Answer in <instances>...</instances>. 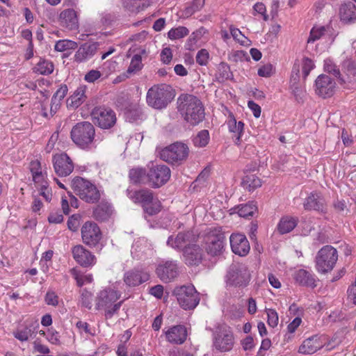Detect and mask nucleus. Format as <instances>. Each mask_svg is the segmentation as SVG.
Segmentation results:
<instances>
[{"instance_id": "obj_1", "label": "nucleus", "mask_w": 356, "mask_h": 356, "mask_svg": "<svg viewBox=\"0 0 356 356\" xmlns=\"http://www.w3.org/2000/svg\"><path fill=\"white\" fill-rule=\"evenodd\" d=\"M178 111L184 120L196 125L204 118V108L202 102L195 96L188 94L180 95L177 100Z\"/></svg>"}, {"instance_id": "obj_2", "label": "nucleus", "mask_w": 356, "mask_h": 356, "mask_svg": "<svg viewBox=\"0 0 356 356\" xmlns=\"http://www.w3.org/2000/svg\"><path fill=\"white\" fill-rule=\"evenodd\" d=\"M120 294L118 291L111 289H105L101 291L95 300L96 309H104L106 318H111L120 309L123 301L117 302Z\"/></svg>"}, {"instance_id": "obj_3", "label": "nucleus", "mask_w": 356, "mask_h": 356, "mask_svg": "<svg viewBox=\"0 0 356 356\" xmlns=\"http://www.w3.org/2000/svg\"><path fill=\"white\" fill-rule=\"evenodd\" d=\"M70 136L76 146L83 149H89L95 138V129L89 122H78L72 127Z\"/></svg>"}, {"instance_id": "obj_4", "label": "nucleus", "mask_w": 356, "mask_h": 356, "mask_svg": "<svg viewBox=\"0 0 356 356\" xmlns=\"http://www.w3.org/2000/svg\"><path fill=\"white\" fill-rule=\"evenodd\" d=\"M129 198L142 205L145 213L149 216L157 214L161 208L160 201L154 197V193L148 188L129 192Z\"/></svg>"}, {"instance_id": "obj_5", "label": "nucleus", "mask_w": 356, "mask_h": 356, "mask_svg": "<svg viewBox=\"0 0 356 356\" xmlns=\"http://www.w3.org/2000/svg\"><path fill=\"white\" fill-rule=\"evenodd\" d=\"M72 187L74 193L89 204L97 203L101 197L99 191L90 181L80 177L74 178Z\"/></svg>"}, {"instance_id": "obj_6", "label": "nucleus", "mask_w": 356, "mask_h": 356, "mask_svg": "<svg viewBox=\"0 0 356 356\" xmlns=\"http://www.w3.org/2000/svg\"><path fill=\"white\" fill-rule=\"evenodd\" d=\"M175 95L170 86H154L147 93V102L149 106L162 109L173 99Z\"/></svg>"}, {"instance_id": "obj_7", "label": "nucleus", "mask_w": 356, "mask_h": 356, "mask_svg": "<svg viewBox=\"0 0 356 356\" xmlns=\"http://www.w3.org/2000/svg\"><path fill=\"white\" fill-rule=\"evenodd\" d=\"M172 295L176 297L180 307L185 310L195 309L200 300L199 293L193 285L176 286Z\"/></svg>"}, {"instance_id": "obj_8", "label": "nucleus", "mask_w": 356, "mask_h": 356, "mask_svg": "<svg viewBox=\"0 0 356 356\" xmlns=\"http://www.w3.org/2000/svg\"><path fill=\"white\" fill-rule=\"evenodd\" d=\"M189 154L188 146L181 142H176L160 152V158L169 163L179 165L186 160Z\"/></svg>"}, {"instance_id": "obj_9", "label": "nucleus", "mask_w": 356, "mask_h": 356, "mask_svg": "<svg viewBox=\"0 0 356 356\" xmlns=\"http://www.w3.org/2000/svg\"><path fill=\"white\" fill-rule=\"evenodd\" d=\"M338 259L337 251L331 245L323 247L316 257V267L318 272L331 271Z\"/></svg>"}, {"instance_id": "obj_10", "label": "nucleus", "mask_w": 356, "mask_h": 356, "mask_svg": "<svg viewBox=\"0 0 356 356\" xmlns=\"http://www.w3.org/2000/svg\"><path fill=\"white\" fill-rule=\"evenodd\" d=\"M170 168L163 164H152L147 170L148 185L157 188L165 184L170 178Z\"/></svg>"}, {"instance_id": "obj_11", "label": "nucleus", "mask_w": 356, "mask_h": 356, "mask_svg": "<svg viewBox=\"0 0 356 356\" xmlns=\"http://www.w3.org/2000/svg\"><path fill=\"white\" fill-rule=\"evenodd\" d=\"M250 273L242 264H232L227 271V282L234 286H245L250 281Z\"/></svg>"}, {"instance_id": "obj_12", "label": "nucleus", "mask_w": 356, "mask_h": 356, "mask_svg": "<svg viewBox=\"0 0 356 356\" xmlns=\"http://www.w3.org/2000/svg\"><path fill=\"white\" fill-rule=\"evenodd\" d=\"M91 116L93 122L104 129L113 127L117 120L115 113L111 108L102 106L93 108Z\"/></svg>"}, {"instance_id": "obj_13", "label": "nucleus", "mask_w": 356, "mask_h": 356, "mask_svg": "<svg viewBox=\"0 0 356 356\" xmlns=\"http://www.w3.org/2000/svg\"><path fill=\"white\" fill-rule=\"evenodd\" d=\"M234 336L232 332L223 327H218L213 334V346L220 352H227L232 349Z\"/></svg>"}, {"instance_id": "obj_14", "label": "nucleus", "mask_w": 356, "mask_h": 356, "mask_svg": "<svg viewBox=\"0 0 356 356\" xmlns=\"http://www.w3.org/2000/svg\"><path fill=\"white\" fill-rule=\"evenodd\" d=\"M197 238L198 236L192 230L180 232L176 236H170L167 241V245L175 250H182L188 245L195 243Z\"/></svg>"}, {"instance_id": "obj_15", "label": "nucleus", "mask_w": 356, "mask_h": 356, "mask_svg": "<svg viewBox=\"0 0 356 356\" xmlns=\"http://www.w3.org/2000/svg\"><path fill=\"white\" fill-rule=\"evenodd\" d=\"M156 273L162 282H171L179 275L178 264L176 261H163L156 267Z\"/></svg>"}, {"instance_id": "obj_16", "label": "nucleus", "mask_w": 356, "mask_h": 356, "mask_svg": "<svg viewBox=\"0 0 356 356\" xmlns=\"http://www.w3.org/2000/svg\"><path fill=\"white\" fill-rule=\"evenodd\" d=\"M225 236L224 233L216 229L211 231L206 238V250L208 254L216 256L221 253Z\"/></svg>"}, {"instance_id": "obj_17", "label": "nucleus", "mask_w": 356, "mask_h": 356, "mask_svg": "<svg viewBox=\"0 0 356 356\" xmlns=\"http://www.w3.org/2000/svg\"><path fill=\"white\" fill-rule=\"evenodd\" d=\"M52 162L55 172L60 177H67L74 170V163L66 153L54 155Z\"/></svg>"}, {"instance_id": "obj_18", "label": "nucleus", "mask_w": 356, "mask_h": 356, "mask_svg": "<svg viewBox=\"0 0 356 356\" xmlns=\"http://www.w3.org/2000/svg\"><path fill=\"white\" fill-rule=\"evenodd\" d=\"M81 236L84 243L95 246L102 238V232L96 223L88 221L81 228Z\"/></svg>"}, {"instance_id": "obj_19", "label": "nucleus", "mask_w": 356, "mask_h": 356, "mask_svg": "<svg viewBox=\"0 0 356 356\" xmlns=\"http://www.w3.org/2000/svg\"><path fill=\"white\" fill-rule=\"evenodd\" d=\"M316 93L323 97H331L334 92L335 82L327 75L321 74L316 80Z\"/></svg>"}, {"instance_id": "obj_20", "label": "nucleus", "mask_w": 356, "mask_h": 356, "mask_svg": "<svg viewBox=\"0 0 356 356\" xmlns=\"http://www.w3.org/2000/svg\"><path fill=\"white\" fill-rule=\"evenodd\" d=\"M72 253L74 260L83 267H90L96 263L95 256L81 245H75Z\"/></svg>"}, {"instance_id": "obj_21", "label": "nucleus", "mask_w": 356, "mask_h": 356, "mask_svg": "<svg viewBox=\"0 0 356 356\" xmlns=\"http://www.w3.org/2000/svg\"><path fill=\"white\" fill-rule=\"evenodd\" d=\"M183 258L188 266H197L202 260L203 250L197 244L188 245L182 249Z\"/></svg>"}, {"instance_id": "obj_22", "label": "nucleus", "mask_w": 356, "mask_h": 356, "mask_svg": "<svg viewBox=\"0 0 356 356\" xmlns=\"http://www.w3.org/2000/svg\"><path fill=\"white\" fill-rule=\"evenodd\" d=\"M232 252L239 256H245L250 251V244L244 234H232L230 237Z\"/></svg>"}, {"instance_id": "obj_23", "label": "nucleus", "mask_w": 356, "mask_h": 356, "mask_svg": "<svg viewBox=\"0 0 356 356\" xmlns=\"http://www.w3.org/2000/svg\"><path fill=\"white\" fill-rule=\"evenodd\" d=\"M149 279V275L147 272L134 268L124 273V282L129 286H138Z\"/></svg>"}, {"instance_id": "obj_24", "label": "nucleus", "mask_w": 356, "mask_h": 356, "mask_svg": "<svg viewBox=\"0 0 356 356\" xmlns=\"http://www.w3.org/2000/svg\"><path fill=\"white\" fill-rule=\"evenodd\" d=\"M165 334L167 341L175 344H182L187 337L186 328L181 325L172 326Z\"/></svg>"}, {"instance_id": "obj_25", "label": "nucleus", "mask_w": 356, "mask_h": 356, "mask_svg": "<svg viewBox=\"0 0 356 356\" xmlns=\"http://www.w3.org/2000/svg\"><path fill=\"white\" fill-rule=\"evenodd\" d=\"M38 327L39 323L37 320H27L25 322L24 327L13 332V335L20 341H26L37 332L36 330Z\"/></svg>"}, {"instance_id": "obj_26", "label": "nucleus", "mask_w": 356, "mask_h": 356, "mask_svg": "<svg viewBox=\"0 0 356 356\" xmlns=\"http://www.w3.org/2000/svg\"><path fill=\"white\" fill-rule=\"evenodd\" d=\"M59 22L62 26L68 30H76L79 27L76 12L74 9H65L59 15Z\"/></svg>"}, {"instance_id": "obj_27", "label": "nucleus", "mask_w": 356, "mask_h": 356, "mask_svg": "<svg viewBox=\"0 0 356 356\" xmlns=\"http://www.w3.org/2000/svg\"><path fill=\"white\" fill-rule=\"evenodd\" d=\"M99 46V42L85 43L82 44L74 55L75 60L81 63L92 57L97 51Z\"/></svg>"}, {"instance_id": "obj_28", "label": "nucleus", "mask_w": 356, "mask_h": 356, "mask_svg": "<svg viewBox=\"0 0 356 356\" xmlns=\"http://www.w3.org/2000/svg\"><path fill=\"white\" fill-rule=\"evenodd\" d=\"M324 207L325 200L323 197L317 193H311L304 202V208L306 210L323 211Z\"/></svg>"}, {"instance_id": "obj_29", "label": "nucleus", "mask_w": 356, "mask_h": 356, "mask_svg": "<svg viewBox=\"0 0 356 356\" xmlns=\"http://www.w3.org/2000/svg\"><path fill=\"white\" fill-rule=\"evenodd\" d=\"M294 278L300 285L312 288L316 286L314 276L305 269H300L296 271Z\"/></svg>"}, {"instance_id": "obj_30", "label": "nucleus", "mask_w": 356, "mask_h": 356, "mask_svg": "<svg viewBox=\"0 0 356 356\" xmlns=\"http://www.w3.org/2000/svg\"><path fill=\"white\" fill-rule=\"evenodd\" d=\"M298 218L291 216L281 218L277 229L280 234H284L291 232L298 225Z\"/></svg>"}, {"instance_id": "obj_31", "label": "nucleus", "mask_w": 356, "mask_h": 356, "mask_svg": "<svg viewBox=\"0 0 356 356\" xmlns=\"http://www.w3.org/2000/svg\"><path fill=\"white\" fill-rule=\"evenodd\" d=\"M113 213L111 206L107 202H102L93 211V217L100 222L108 220Z\"/></svg>"}, {"instance_id": "obj_32", "label": "nucleus", "mask_w": 356, "mask_h": 356, "mask_svg": "<svg viewBox=\"0 0 356 356\" xmlns=\"http://www.w3.org/2000/svg\"><path fill=\"white\" fill-rule=\"evenodd\" d=\"M321 348L317 336L305 339L299 347L298 352L302 354H313Z\"/></svg>"}, {"instance_id": "obj_33", "label": "nucleus", "mask_w": 356, "mask_h": 356, "mask_svg": "<svg viewBox=\"0 0 356 356\" xmlns=\"http://www.w3.org/2000/svg\"><path fill=\"white\" fill-rule=\"evenodd\" d=\"M341 19L347 22L356 20V6L353 2L341 5L340 8Z\"/></svg>"}, {"instance_id": "obj_34", "label": "nucleus", "mask_w": 356, "mask_h": 356, "mask_svg": "<svg viewBox=\"0 0 356 356\" xmlns=\"http://www.w3.org/2000/svg\"><path fill=\"white\" fill-rule=\"evenodd\" d=\"M229 131L234 134L235 143L239 145L241 143V137L243 132L244 124L241 121L236 122L235 118L232 115L229 117L227 121Z\"/></svg>"}, {"instance_id": "obj_35", "label": "nucleus", "mask_w": 356, "mask_h": 356, "mask_svg": "<svg viewBox=\"0 0 356 356\" xmlns=\"http://www.w3.org/2000/svg\"><path fill=\"white\" fill-rule=\"evenodd\" d=\"M232 79L233 74L230 70L229 65L225 62H221L217 67L215 80L219 83H224Z\"/></svg>"}, {"instance_id": "obj_36", "label": "nucleus", "mask_w": 356, "mask_h": 356, "mask_svg": "<svg viewBox=\"0 0 356 356\" xmlns=\"http://www.w3.org/2000/svg\"><path fill=\"white\" fill-rule=\"evenodd\" d=\"M129 177L134 184H148L147 171L142 168L131 169Z\"/></svg>"}, {"instance_id": "obj_37", "label": "nucleus", "mask_w": 356, "mask_h": 356, "mask_svg": "<svg viewBox=\"0 0 356 356\" xmlns=\"http://www.w3.org/2000/svg\"><path fill=\"white\" fill-rule=\"evenodd\" d=\"M86 86H79L69 99L70 106L77 108L83 103L86 99Z\"/></svg>"}, {"instance_id": "obj_38", "label": "nucleus", "mask_w": 356, "mask_h": 356, "mask_svg": "<svg viewBox=\"0 0 356 356\" xmlns=\"http://www.w3.org/2000/svg\"><path fill=\"white\" fill-rule=\"evenodd\" d=\"M241 185L245 189L252 191L260 187L261 186V181L255 175L250 174L243 177Z\"/></svg>"}, {"instance_id": "obj_39", "label": "nucleus", "mask_w": 356, "mask_h": 356, "mask_svg": "<svg viewBox=\"0 0 356 356\" xmlns=\"http://www.w3.org/2000/svg\"><path fill=\"white\" fill-rule=\"evenodd\" d=\"M35 69V72L40 74L48 75L53 72L54 65L49 60L40 59V60L37 63Z\"/></svg>"}, {"instance_id": "obj_40", "label": "nucleus", "mask_w": 356, "mask_h": 356, "mask_svg": "<svg viewBox=\"0 0 356 356\" xmlns=\"http://www.w3.org/2000/svg\"><path fill=\"white\" fill-rule=\"evenodd\" d=\"M209 141V134L208 130L204 129L198 132L193 138V142L195 147H204Z\"/></svg>"}, {"instance_id": "obj_41", "label": "nucleus", "mask_w": 356, "mask_h": 356, "mask_svg": "<svg viewBox=\"0 0 356 356\" xmlns=\"http://www.w3.org/2000/svg\"><path fill=\"white\" fill-rule=\"evenodd\" d=\"M257 210V207L255 203L250 202L244 205H241L238 209V213L241 217L248 218L252 216Z\"/></svg>"}, {"instance_id": "obj_42", "label": "nucleus", "mask_w": 356, "mask_h": 356, "mask_svg": "<svg viewBox=\"0 0 356 356\" xmlns=\"http://www.w3.org/2000/svg\"><path fill=\"white\" fill-rule=\"evenodd\" d=\"M327 29L325 26H314L311 31L309 37L307 39V43H313L319 40L325 34Z\"/></svg>"}, {"instance_id": "obj_43", "label": "nucleus", "mask_w": 356, "mask_h": 356, "mask_svg": "<svg viewBox=\"0 0 356 356\" xmlns=\"http://www.w3.org/2000/svg\"><path fill=\"white\" fill-rule=\"evenodd\" d=\"M77 43L70 40H62L58 41L54 47L57 51H64L68 49H75L77 47Z\"/></svg>"}, {"instance_id": "obj_44", "label": "nucleus", "mask_w": 356, "mask_h": 356, "mask_svg": "<svg viewBox=\"0 0 356 356\" xmlns=\"http://www.w3.org/2000/svg\"><path fill=\"white\" fill-rule=\"evenodd\" d=\"M204 0H193L184 10V15L186 17L191 16L195 13L200 10L204 5Z\"/></svg>"}, {"instance_id": "obj_45", "label": "nucleus", "mask_w": 356, "mask_h": 356, "mask_svg": "<svg viewBox=\"0 0 356 356\" xmlns=\"http://www.w3.org/2000/svg\"><path fill=\"white\" fill-rule=\"evenodd\" d=\"M189 31L185 26H179L169 31L168 35L171 40H177L184 38L188 34Z\"/></svg>"}, {"instance_id": "obj_46", "label": "nucleus", "mask_w": 356, "mask_h": 356, "mask_svg": "<svg viewBox=\"0 0 356 356\" xmlns=\"http://www.w3.org/2000/svg\"><path fill=\"white\" fill-rule=\"evenodd\" d=\"M324 69L327 72L332 74L337 77L339 79L340 83L346 82L345 80L341 77L339 69L331 60H327L325 61Z\"/></svg>"}, {"instance_id": "obj_47", "label": "nucleus", "mask_w": 356, "mask_h": 356, "mask_svg": "<svg viewBox=\"0 0 356 356\" xmlns=\"http://www.w3.org/2000/svg\"><path fill=\"white\" fill-rule=\"evenodd\" d=\"M142 65L141 56L136 54L133 56L127 72L129 74L138 72L142 68Z\"/></svg>"}, {"instance_id": "obj_48", "label": "nucleus", "mask_w": 356, "mask_h": 356, "mask_svg": "<svg viewBox=\"0 0 356 356\" xmlns=\"http://www.w3.org/2000/svg\"><path fill=\"white\" fill-rule=\"evenodd\" d=\"M92 294L86 289L81 291L80 302L83 307L89 309L92 308Z\"/></svg>"}, {"instance_id": "obj_49", "label": "nucleus", "mask_w": 356, "mask_h": 356, "mask_svg": "<svg viewBox=\"0 0 356 356\" xmlns=\"http://www.w3.org/2000/svg\"><path fill=\"white\" fill-rule=\"evenodd\" d=\"M67 87L66 85H61L60 87L57 90V91L54 95L51 102L54 104H56V106L58 105L60 101H61L67 94Z\"/></svg>"}, {"instance_id": "obj_50", "label": "nucleus", "mask_w": 356, "mask_h": 356, "mask_svg": "<svg viewBox=\"0 0 356 356\" xmlns=\"http://www.w3.org/2000/svg\"><path fill=\"white\" fill-rule=\"evenodd\" d=\"M126 118L129 122H134L142 118L143 113L138 107H135L127 111Z\"/></svg>"}, {"instance_id": "obj_51", "label": "nucleus", "mask_w": 356, "mask_h": 356, "mask_svg": "<svg viewBox=\"0 0 356 356\" xmlns=\"http://www.w3.org/2000/svg\"><path fill=\"white\" fill-rule=\"evenodd\" d=\"M195 58L196 62L200 65H206L209 58V51L205 49H200V51H198Z\"/></svg>"}, {"instance_id": "obj_52", "label": "nucleus", "mask_w": 356, "mask_h": 356, "mask_svg": "<svg viewBox=\"0 0 356 356\" xmlns=\"http://www.w3.org/2000/svg\"><path fill=\"white\" fill-rule=\"evenodd\" d=\"M267 316H268V323L272 327H275L278 324V315L275 310L272 309H268L267 310Z\"/></svg>"}, {"instance_id": "obj_53", "label": "nucleus", "mask_w": 356, "mask_h": 356, "mask_svg": "<svg viewBox=\"0 0 356 356\" xmlns=\"http://www.w3.org/2000/svg\"><path fill=\"white\" fill-rule=\"evenodd\" d=\"M229 30L234 40H237L241 44H245V40H246L247 38L238 29L230 26Z\"/></svg>"}, {"instance_id": "obj_54", "label": "nucleus", "mask_w": 356, "mask_h": 356, "mask_svg": "<svg viewBox=\"0 0 356 356\" xmlns=\"http://www.w3.org/2000/svg\"><path fill=\"white\" fill-rule=\"evenodd\" d=\"M314 67V63L312 60L308 58H305L302 60V71L304 79H306V77L309 75L310 71Z\"/></svg>"}, {"instance_id": "obj_55", "label": "nucleus", "mask_w": 356, "mask_h": 356, "mask_svg": "<svg viewBox=\"0 0 356 356\" xmlns=\"http://www.w3.org/2000/svg\"><path fill=\"white\" fill-rule=\"evenodd\" d=\"M71 273L73 275V276L74 277V278L76 279L79 286H81L82 285H83L85 282H87L88 283L92 282L91 275L84 276V277L79 276V275L76 272V270L75 268H72L71 270Z\"/></svg>"}, {"instance_id": "obj_56", "label": "nucleus", "mask_w": 356, "mask_h": 356, "mask_svg": "<svg viewBox=\"0 0 356 356\" xmlns=\"http://www.w3.org/2000/svg\"><path fill=\"white\" fill-rule=\"evenodd\" d=\"M348 300L356 305V280L347 290Z\"/></svg>"}, {"instance_id": "obj_57", "label": "nucleus", "mask_w": 356, "mask_h": 356, "mask_svg": "<svg viewBox=\"0 0 356 356\" xmlns=\"http://www.w3.org/2000/svg\"><path fill=\"white\" fill-rule=\"evenodd\" d=\"M44 300L49 305L56 306L58 304V296L54 291H48L46 293Z\"/></svg>"}, {"instance_id": "obj_58", "label": "nucleus", "mask_w": 356, "mask_h": 356, "mask_svg": "<svg viewBox=\"0 0 356 356\" xmlns=\"http://www.w3.org/2000/svg\"><path fill=\"white\" fill-rule=\"evenodd\" d=\"M102 76V73L97 70H92L85 75V80L89 83H93Z\"/></svg>"}, {"instance_id": "obj_59", "label": "nucleus", "mask_w": 356, "mask_h": 356, "mask_svg": "<svg viewBox=\"0 0 356 356\" xmlns=\"http://www.w3.org/2000/svg\"><path fill=\"white\" fill-rule=\"evenodd\" d=\"M172 58V54L170 47L164 48L161 53V60L165 64L170 63Z\"/></svg>"}, {"instance_id": "obj_60", "label": "nucleus", "mask_w": 356, "mask_h": 356, "mask_svg": "<svg viewBox=\"0 0 356 356\" xmlns=\"http://www.w3.org/2000/svg\"><path fill=\"white\" fill-rule=\"evenodd\" d=\"M273 65L271 64H266L258 70V75L262 77H268L272 74Z\"/></svg>"}, {"instance_id": "obj_61", "label": "nucleus", "mask_w": 356, "mask_h": 356, "mask_svg": "<svg viewBox=\"0 0 356 356\" xmlns=\"http://www.w3.org/2000/svg\"><path fill=\"white\" fill-rule=\"evenodd\" d=\"M253 8L255 13L262 15L264 21L268 19V15L266 13V6L263 3L257 2L254 4Z\"/></svg>"}, {"instance_id": "obj_62", "label": "nucleus", "mask_w": 356, "mask_h": 356, "mask_svg": "<svg viewBox=\"0 0 356 356\" xmlns=\"http://www.w3.org/2000/svg\"><path fill=\"white\" fill-rule=\"evenodd\" d=\"M149 293L157 298H161L163 294V286L161 284L152 286L149 290Z\"/></svg>"}, {"instance_id": "obj_63", "label": "nucleus", "mask_w": 356, "mask_h": 356, "mask_svg": "<svg viewBox=\"0 0 356 356\" xmlns=\"http://www.w3.org/2000/svg\"><path fill=\"white\" fill-rule=\"evenodd\" d=\"M248 106V108L252 111L254 116L258 118L260 116L261 112L260 106H259L253 101H249Z\"/></svg>"}, {"instance_id": "obj_64", "label": "nucleus", "mask_w": 356, "mask_h": 356, "mask_svg": "<svg viewBox=\"0 0 356 356\" xmlns=\"http://www.w3.org/2000/svg\"><path fill=\"white\" fill-rule=\"evenodd\" d=\"M210 175V169L209 168H204L197 176L196 178L195 182L199 183V184H203L206 181V180L208 179Z\"/></svg>"}]
</instances>
